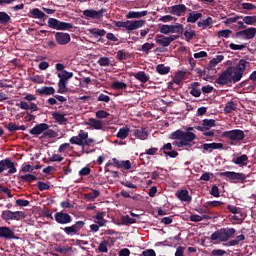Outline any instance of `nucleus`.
<instances>
[{
	"label": "nucleus",
	"mask_w": 256,
	"mask_h": 256,
	"mask_svg": "<svg viewBox=\"0 0 256 256\" xmlns=\"http://www.w3.org/2000/svg\"><path fill=\"white\" fill-rule=\"evenodd\" d=\"M169 13L171 15H176L177 17H183L187 13V6L185 4H177L169 8Z\"/></svg>",
	"instance_id": "obj_13"
},
{
	"label": "nucleus",
	"mask_w": 256,
	"mask_h": 256,
	"mask_svg": "<svg viewBox=\"0 0 256 256\" xmlns=\"http://www.w3.org/2000/svg\"><path fill=\"white\" fill-rule=\"evenodd\" d=\"M57 77L59 78V81H62L63 83H69V79H73V72L63 70V72L57 74Z\"/></svg>",
	"instance_id": "obj_26"
},
{
	"label": "nucleus",
	"mask_w": 256,
	"mask_h": 256,
	"mask_svg": "<svg viewBox=\"0 0 256 256\" xmlns=\"http://www.w3.org/2000/svg\"><path fill=\"white\" fill-rule=\"evenodd\" d=\"M33 181H37V176L33 174L18 176V183H20V185H23V183H33Z\"/></svg>",
	"instance_id": "obj_22"
},
{
	"label": "nucleus",
	"mask_w": 256,
	"mask_h": 256,
	"mask_svg": "<svg viewBox=\"0 0 256 256\" xmlns=\"http://www.w3.org/2000/svg\"><path fill=\"white\" fill-rule=\"evenodd\" d=\"M199 87H201V83L199 82L191 84L190 95H192V97H201V89H199Z\"/></svg>",
	"instance_id": "obj_29"
},
{
	"label": "nucleus",
	"mask_w": 256,
	"mask_h": 256,
	"mask_svg": "<svg viewBox=\"0 0 256 256\" xmlns=\"http://www.w3.org/2000/svg\"><path fill=\"white\" fill-rule=\"evenodd\" d=\"M156 71L159 75H167L171 71V67L165 66V64H159L156 66Z\"/></svg>",
	"instance_id": "obj_39"
},
{
	"label": "nucleus",
	"mask_w": 256,
	"mask_h": 256,
	"mask_svg": "<svg viewBox=\"0 0 256 256\" xmlns=\"http://www.w3.org/2000/svg\"><path fill=\"white\" fill-rule=\"evenodd\" d=\"M221 136L223 139H229L230 145H235V143L243 141L246 137L245 132L240 129L224 131Z\"/></svg>",
	"instance_id": "obj_5"
},
{
	"label": "nucleus",
	"mask_w": 256,
	"mask_h": 256,
	"mask_svg": "<svg viewBox=\"0 0 256 256\" xmlns=\"http://www.w3.org/2000/svg\"><path fill=\"white\" fill-rule=\"evenodd\" d=\"M49 129V124L47 123H40L34 126L32 129L29 130L30 135H34V137H38L41 133H45Z\"/></svg>",
	"instance_id": "obj_16"
},
{
	"label": "nucleus",
	"mask_w": 256,
	"mask_h": 256,
	"mask_svg": "<svg viewBox=\"0 0 256 256\" xmlns=\"http://www.w3.org/2000/svg\"><path fill=\"white\" fill-rule=\"evenodd\" d=\"M57 93H67V82L58 81V91Z\"/></svg>",
	"instance_id": "obj_54"
},
{
	"label": "nucleus",
	"mask_w": 256,
	"mask_h": 256,
	"mask_svg": "<svg viewBox=\"0 0 256 256\" xmlns=\"http://www.w3.org/2000/svg\"><path fill=\"white\" fill-rule=\"evenodd\" d=\"M112 88L116 89V91H119L120 89H127V84L125 82L115 81L112 83Z\"/></svg>",
	"instance_id": "obj_50"
},
{
	"label": "nucleus",
	"mask_w": 256,
	"mask_h": 256,
	"mask_svg": "<svg viewBox=\"0 0 256 256\" xmlns=\"http://www.w3.org/2000/svg\"><path fill=\"white\" fill-rule=\"evenodd\" d=\"M99 195H101L99 190H92L90 193L84 194V199L87 201H94L99 197Z\"/></svg>",
	"instance_id": "obj_37"
},
{
	"label": "nucleus",
	"mask_w": 256,
	"mask_h": 256,
	"mask_svg": "<svg viewBox=\"0 0 256 256\" xmlns=\"http://www.w3.org/2000/svg\"><path fill=\"white\" fill-rule=\"evenodd\" d=\"M121 223L122 225H133V223H137V219L125 215L121 217Z\"/></svg>",
	"instance_id": "obj_44"
},
{
	"label": "nucleus",
	"mask_w": 256,
	"mask_h": 256,
	"mask_svg": "<svg viewBox=\"0 0 256 256\" xmlns=\"http://www.w3.org/2000/svg\"><path fill=\"white\" fill-rule=\"evenodd\" d=\"M222 205H225V202H221V201H208L206 202L203 207H205V209H207V207H221Z\"/></svg>",
	"instance_id": "obj_48"
},
{
	"label": "nucleus",
	"mask_w": 256,
	"mask_h": 256,
	"mask_svg": "<svg viewBox=\"0 0 256 256\" xmlns=\"http://www.w3.org/2000/svg\"><path fill=\"white\" fill-rule=\"evenodd\" d=\"M155 41L158 45H161L162 47H169V45H171V43L169 42V37L163 34L156 35Z\"/></svg>",
	"instance_id": "obj_25"
},
{
	"label": "nucleus",
	"mask_w": 256,
	"mask_h": 256,
	"mask_svg": "<svg viewBox=\"0 0 256 256\" xmlns=\"http://www.w3.org/2000/svg\"><path fill=\"white\" fill-rule=\"evenodd\" d=\"M237 230L235 228H221L220 230L215 231L211 234V241H220L221 243H225V241H229L231 237H234Z\"/></svg>",
	"instance_id": "obj_3"
},
{
	"label": "nucleus",
	"mask_w": 256,
	"mask_h": 256,
	"mask_svg": "<svg viewBox=\"0 0 256 256\" xmlns=\"http://www.w3.org/2000/svg\"><path fill=\"white\" fill-rule=\"evenodd\" d=\"M215 119H204L199 126H195L194 129L197 131H209L212 127H216Z\"/></svg>",
	"instance_id": "obj_12"
},
{
	"label": "nucleus",
	"mask_w": 256,
	"mask_h": 256,
	"mask_svg": "<svg viewBox=\"0 0 256 256\" xmlns=\"http://www.w3.org/2000/svg\"><path fill=\"white\" fill-rule=\"evenodd\" d=\"M148 13L149 12L147 10L140 12L130 11L127 13L126 19H141V17H147Z\"/></svg>",
	"instance_id": "obj_24"
},
{
	"label": "nucleus",
	"mask_w": 256,
	"mask_h": 256,
	"mask_svg": "<svg viewBox=\"0 0 256 256\" xmlns=\"http://www.w3.org/2000/svg\"><path fill=\"white\" fill-rule=\"evenodd\" d=\"M183 79H185V72L183 71L178 72L174 77L175 83H180L183 81Z\"/></svg>",
	"instance_id": "obj_64"
},
{
	"label": "nucleus",
	"mask_w": 256,
	"mask_h": 256,
	"mask_svg": "<svg viewBox=\"0 0 256 256\" xmlns=\"http://www.w3.org/2000/svg\"><path fill=\"white\" fill-rule=\"evenodd\" d=\"M97 119H107V117H109V112L105 111V110H98L95 113Z\"/></svg>",
	"instance_id": "obj_55"
},
{
	"label": "nucleus",
	"mask_w": 256,
	"mask_h": 256,
	"mask_svg": "<svg viewBox=\"0 0 256 256\" xmlns=\"http://www.w3.org/2000/svg\"><path fill=\"white\" fill-rule=\"evenodd\" d=\"M6 129H8L10 133H14V131H19V126L13 122H9Z\"/></svg>",
	"instance_id": "obj_59"
},
{
	"label": "nucleus",
	"mask_w": 256,
	"mask_h": 256,
	"mask_svg": "<svg viewBox=\"0 0 256 256\" xmlns=\"http://www.w3.org/2000/svg\"><path fill=\"white\" fill-rule=\"evenodd\" d=\"M36 187L39 191H49L51 189V186L43 181H38Z\"/></svg>",
	"instance_id": "obj_49"
},
{
	"label": "nucleus",
	"mask_w": 256,
	"mask_h": 256,
	"mask_svg": "<svg viewBox=\"0 0 256 256\" xmlns=\"http://www.w3.org/2000/svg\"><path fill=\"white\" fill-rule=\"evenodd\" d=\"M30 17H32V19H47V15L39 8L32 9Z\"/></svg>",
	"instance_id": "obj_28"
},
{
	"label": "nucleus",
	"mask_w": 256,
	"mask_h": 256,
	"mask_svg": "<svg viewBox=\"0 0 256 256\" xmlns=\"http://www.w3.org/2000/svg\"><path fill=\"white\" fill-rule=\"evenodd\" d=\"M134 137L136 139H140L141 141H146L149 137V132H147V128H141L134 130Z\"/></svg>",
	"instance_id": "obj_23"
},
{
	"label": "nucleus",
	"mask_w": 256,
	"mask_h": 256,
	"mask_svg": "<svg viewBox=\"0 0 256 256\" xmlns=\"http://www.w3.org/2000/svg\"><path fill=\"white\" fill-rule=\"evenodd\" d=\"M55 40L58 45H68V43H71V35L65 32H56Z\"/></svg>",
	"instance_id": "obj_14"
},
{
	"label": "nucleus",
	"mask_w": 256,
	"mask_h": 256,
	"mask_svg": "<svg viewBox=\"0 0 256 256\" xmlns=\"http://www.w3.org/2000/svg\"><path fill=\"white\" fill-rule=\"evenodd\" d=\"M233 33V31L226 29V30H220L217 32V37L221 38L223 37L224 39H229V37H231V34Z\"/></svg>",
	"instance_id": "obj_47"
},
{
	"label": "nucleus",
	"mask_w": 256,
	"mask_h": 256,
	"mask_svg": "<svg viewBox=\"0 0 256 256\" xmlns=\"http://www.w3.org/2000/svg\"><path fill=\"white\" fill-rule=\"evenodd\" d=\"M98 65H100V67H109L111 60L108 57H101L98 59Z\"/></svg>",
	"instance_id": "obj_52"
},
{
	"label": "nucleus",
	"mask_w": 256,
	"mask_h": 256,
	"mask_svg": "<svg viewBox=\"0 0 256 256\" xmlns=\"http://www.w3.org/2000/svg\"><path fill=\"white\" fill-rule=\"evenodd\" d=\"M104 13H107V9L102 8L100 10L86 9L83 11L85 19H101Z\"/></svg>",
	"instance_id": "obj_9"
},
{
	"label": "nucleus",
	"mask_w": 256,
	"mask_h": 256,
	"mask_svg": "<svg viewBox=\"0 0 256 256\" xmlns=\"http://www.w3.org/2000/svg\"><path fill=\"white\" fill-rule=\"evenodd\" d=\"M61 21H59L57 18H49L48 19V27L50 29H56V31H59Z\"/></svg>",
	"instance_id": "obj_38"
},
{
	"label": "nucleus",
	"mask_w": 256,
	"mask_h": 256,
	"mask_svg": "<svg viewBox=\"0 0 256 256\" xmlns=\"http://www.w3.org/2000/svg\"><path fill=\"white\" fill-rule=\"evenodd\" d=\"M203 17L201 12H191L187 17V23H197Z\"/></svg>",
	"instance_id": "obj_33"
},
{
	"label": "nucleus",
	"mask_w": 256,
	"mask_h": 256,
	"mask_svg": "<svg viewBox=\"0 0 256 256\" xmlns=\"http://www.w3.org/2000/svg\"><path fill=\"white\" fill-rule=\"evenodd\" d=\"M201 149H203V151H207L208 153H212L213 150L223 149V143H205L201 146Z\"/></svg>",
	"instance_id": "obj_19"
},
{
	"label": "nucleus",
	"mask_w": 256,
	"mask_h": 256,
	"mask_svg": "<svg viewBox=\"0 0 256 256\" xmlns=\"http://www.w3.org/2000/svg\"><path fill=\"white\" fill-rule=\"evenodd\" d=\"M232 163H234L235 165H239V167H247V163H249V156H247L246 154H242L236 159H233Z\"/></svg>",
	"instance_id": "obj_21"
},
{
	"label": "nucleus",
	"mask_w": 256,
	"mask_h": 256,
	"mask_svg": "<svg viewBox=\"0 0 256 256\" xmlns=\"http://www.w3.org/2000/svg\"><path fill=\"white\" fill-rule=\"evenodd\" d=\"M118 61L127 60V52L125 50H119L116 55Z\"/></svg>",
	"instance_id": "obj_60"
},
{
	"label": "nucleus",
	"mask_w": 256,
	"mask_h": 256,
	"mask_svg": "<svg viewBox=\"0 0 256 256\" xmlns=\"http://www.w3.org/2000/svg\"><path fill=\"white\" fill-rule=\"evenodd\" d=\"M74 27L75 26L72 23L60 21V26L58 28V31H71V29H74Z\"/></svg>",
	"instance_id": "obj_46"
},
{
	"label": "nucleus",
	"mask_w": 256,
	"mask_h": 256,
	"mask_svg": "<svg viewBox=\"0 0 256 256\" xmlns=\"http://www.w3.org/2000/svg\"><path fill=\"white\" fill-rule=\"evenodd\" d=\"M0 239H17V236H15V232L11 230V228L7 226H1L0 227Z\"/></svg>",
	"instance_id": "obj_15"
},
{
	"label": "nucleus",
	"mask_w": 256,
	"mask_h": 256,
	"mask_svg": "<svg viewBox=\"0 0 256 256\" xmlns=\"http://www.w3.org/2000/svg\"><path fill=\"white\" fill-rule=\"evenodd\" d=\"M183 31L182 24L170 25V33H180Z\"/></svg>",
	"instance_id": "obj_56"
},
{
	"label": "nucleus",
	"mask_w": 256,
	"mask_h": 256,
	"mask_svg": "<svg viewBox=\"0 0 256 256\" xmlns=\"http://www.w3.org/2000/svg\"><path fill=\"white\" fill-rule=\"evenodd\" d=\"M14 212L11 210H4L2 211V215L1 218L3 219V221H14Z\"/></svg>",
	"instance_id": "obj_42"
},
{
	"label": "nucleus",
	"mask_w": 256,
	"mask_h": 256,
	"mask_svg": "<svg viewBox=\"0 0 256 256\" xmlns=\"http://www.w3.org/2000/svg\"><path fill=\"white\" fill-rule=\"evenodd\" d=\"M220 177H226V179H229L233 183H245L247 180V176L244 173L233 171L221 172Z\"/></svg>",
	"instance_id": "obj_6"
},
{
	"label": "nucleus",
	"mask_w": 256,
	"mask_h": 256,
	"mask_svg": "<svg viewBox=\"0 0 256 256\" xmlns=\"http://www.w3.org/2000/svg\"><path fill=\"white\" fill-rule=\"evenodd\" d=\"M6 169H8V175H13L17 171L15 162L10 160V158H5L0 161V174L3 173V171H6Z\"/></svg>",
	"instance_id": "obj_8"
},
{
	"label": "nucleus",
	"mask_w": 256,
	"mask_h": 256,
	"mask_svg": "<svg viewBox=\"0 0 256 256\" xmlns=\"http://www.w3.org/2000/svg\"><path fill=\"white\" fill-rule=\"evenodd\" d=\"M89 34L90 35H93L94 37H105V35H107V31L105 30H101L99 28H92V29H89Z\"/></svg>",
	"instance_id": "obj_35"
},
{
	"label": "nucleus",
	"mask_w": 256,
	"mask_h": 256,
	"mask_svg": "<svg viewBox=\"0 0 256 256\" xmlns=\"http://www.w3.org/2000/svg\"><path fill=\"white\" fill-rule=\"evenodd\" d=\"M83 227H85V222L77 221L72 226L65 227L64 233H66V235H77V233H79V231H81Z\"/></svg>",
	"instance_id": "obj_11"
},
{
	"label": "nucleus",
	"mask_w": 256,
	"mask_h": 256,
	"mask_svg": "<svg viewBox=\"0 0 256 256\" xmlns=\"http://www.w3.org/2000/svg\"><path fill=\"white\" fill-rule=\"evenodd\" d=\"M255 35H256V28H247L244 30H241L239 32H236L234 37H236V39H243L244 41H249L251 39H255Z\"/></svg>",
	"instance_id": "obj_7"
},
{
	"label": "nucleus",
	"mask_w": 256,
	"mask_h": 256,
	"mask_svg": "<svg viewBox=\"0 0 256 256\" xmlns=\"http://www.w3.org/2000/svg\"><path fill=\"white\" fill-rule=\"evenodd\" d=\"M52 117L54 121L59 125H65V123H67V118H65V114H61L59 112H53Z\"/></svg>",
	"instance_id": "obj_30"
},
{
	"label": "nucleus",
	"mask_w": 256,
	"mask_h": 256,
	"mask_svg": "<svg viewBox=\"0 0 256 256\" xmlns=\"http://www.w3.org/2000/svg\"><path fill=\"white\" fill-rule=\"evenodd\" d=\"M56 223L59 225H69L73 221V217L69 215V213H65L63 211L56 212L54 215Z\"/></svg>",
	"instance_id": "obj_10"
},
{
	"label": "nucleus",
	"mask_w": 256,
	"mask_h": 256,
	"mask_svg": "<svg viewBox=\"0 0 256 256\" xmlns=\"http://www.w3.org/2000/svg\"><path fill=\"white\" fill-rule=\"evenodd\" d=\"M36 93L38 95H55V88L53 87H48V86H43L39 89L36 90Z\"/></svg>",
	"instance_id": "obj_27"
},
{
	"label": "nucleus",
	"mask_w": 256,
	"mask_h": 256,
	"mask_svg": "<svg viewBox=\"0 0 256 256\" xmlns=\"http://www.w3.org/2000/svg\"><path fill=\"white\" fill-rule=\"evenodd\" d=\"M131 129L129 127H122L119 129L118 133L116 134V137L118 139H127L129 137Z\"/></svg>",
	"instance_id": "obj_34"
},
{
	"label": "nucleus",
	"mask_w": 256,
	"mask_h": 256,
	"mask_svg": "<svg viewBox=\"0 0 256 256\" xmlns=\"http://www.w3.org/2000/svg\"><path fill=\"white\" fill-rule=\"evenodd\" d=\"M197 36V33H195V31L191 30H186L184 32V37H185V40L189 43L192 41L193 37H196Z\"/></svg>",
	"instance_id": "obj_53"
},
{
	"label": "nucleus",
	"mask_w": 256,
	"mask_h": 256,
	"mask_svg": "<svg viewBox=\"0 0 256 256\" xmlns=\"http://www.w3.org/2000/svg\"><path fill=\"white\" fill-rule=\"evenodd\" d=\"M159 21H162V23H169L170 21H177V18L171 15H166V16L160 17Z\"/></svg>",
	"instance_id": "obj_61"
},
{
	"label": "nucleus",
	"mask_w": 256,
	"mask_h": 256,
	"mask_svg": "<svg viewBox=\"0 0 256 256\" xmlns=\"http://www.w3.org/2000/svg\"><path fill=\"white\" fill-rule=\"evenodd\" d=\"M247 65H249V62L245 59H241L237 65L226 68V70L222 71L215 80L216 85L225 87V85L239 83V81L243 79Z\"/></svg>",
	"instance_id": "obj_1"
},
{
	"label": "nucleus",
	"mask_w": 256,
	"mask_h": 256,
	"mask_svg": "<svg viewBox=\"0 0 256 256\" xmlns=\"http://www.w3.org/2000/svg\"><path fill=\"white\" fill-rule=\"evenodd\" d=\"M243 21L246 25H255L256 23V16H245Z\"/></svg>",
	"instance_id": "obj_57"
},
{
	"label": "nucleus",
	"mask_w": 256,
	"mask_h": 256,
	"mask_svg": "<svg viewBox=\"0 0 256 256\" xmlns=\"http://www.w3.org/2000/svg\"><path fill=\"white\" fill-rule=\"evenodd\" d=\"M145 23H147L146 20L140 19V20H126L123 21H114L115 27H122L123 29H126V31H136V29H141V27H145Z\"/></svg>",
	"instance_id": "obj_4"
},
{
	"label": "nucleus",
	"mask_w": 256,
	"mask_h": 256,
	"mask_svg": "<svg viewBox=\"0 0 256 256\" xmlns=\"http://www.w3.org/2000/svg\"><path fill=\"white\" fill-rule=\"evenodd\" d=\"M194 127H188L187 131L176 130L171 133V139H174L179 142H174L173 145L175 147H186L187 149H191L193 145H195V139H197V135L191 131H193Z\"/></svg>",
	"instance_id": "obj_2"
},
{
	"label": "nucleus",
	"mask_w": 256,
	"mask_h": 256,
	"mask_svg": "<svg viewBox=\"0 0 256 256\" xmlns=\"http://www.w3.org/2000/svg\"><path fill=\"white\" fill-rule=\"evenodd\" d=\"M227 255V251L221 249H214L211 251L210 256H223Z\"/></svg>",
	"instance_id": "obj_62"
},
{
	"label": "nucleus",
	"mask_w": 256,
	"mask_h": 256,
	"mask_svg": "<svg viewBox=\"0 0 256 256\" xmlns=\"http://www.w3.org/2000/svg\"><path fill=\"white\" fill-rule=\"evenodd\" d=\"M86 125L88 127H92V129H95L96 131L103 129V122L95 118H89L88 122H86Z\"/></svg>",
	"instance_id": "obj_20"
},
{
	"label": "nucleus",
	"mask_w": 256,
	"mask_h": 256,
	"mask_svg": "<svg viewBox=\"0 0 256 256\" xmlns=\"http://www.w3.org/2000/svg\"><path fill=\"white\" fill-rule=\"evenodd\" d=\"M11 23V16L7 12H0V25H7Z\"/></svg>",
	"instance_id": "obj_40"
},
{
	"label": "nucleus",
	"mask_w": 256,
	"mask_h": 256,
	"mask_svg": "<svg viewBox=\"0 0 256 256\" xmlns=\"http://www.w3.org/2000/svg\"><path fill=\"white\" fill-rule=\"evenodd\" d=\"M105 215H107V213L97 212L94 216V219H97L96 223L99 225V227H105V223H107V220H105Z\"/></svg>",
	"instance_id": "obj_31"
},
{
	"label": "nucleus",
	"mask_w": 256,
	"mask_h": 256,
	"mask_svg": "<svg viewBox=\"0 0 256 256\" xmlns=\"http://www.w3.org/2000/svg\"><path fill=\"white\" fill-rule=\"evenodd\" d=\"M84 135H86V138L83 139L82 149H85V147H91V145L95 143V140L93 138H89V132L84 131Z\"/></svg>",
	"instance_id": "obj_45"
},
{
	"label": "nucleus",
	"mask_w": 256,
	"mask_h": 256,
	"mask_svg": "<svg viewBox=\"0 0 256 256\" xmlns=\"http://www.w3.org/2000/svg\"><path fill=\"white\" fill-rule=\"evenodd\" d=\"M117 167V169H121V161L117 158H112V160L108 161L105 165V171H107L108 167Z\"/></svg>",
	"instance_id": "obj_43"
},
{
	"label": "nucleus",
	"mask_w": 256,
	"mask_h": 256,
	"mask_svg": "<svg viewBox=\"0 0 256 256\" xmlns=\"http://www.w3.org/2000/svg\"><path fill=\"white\" fill-rule=\"evenodd\" d=\"M14 221H21V219H25V212L23 211H15L13 214Z\"/></svg>",
	"instance_id": "obj_58"
},
{
	"label": "nucleus",
	"mask_w": 256,
	"mask_h": 256,
	"mask_svg": "<svg viewBox=\"0 0 256 256\" xmlns=\"http://www.w3.org/2000/svg\"><path fill=\"white\" fill-rule=\"evenodd\" d=\"M197 25L201 29H207V27H211V25H213V18L208 17L205 20L199 21Z\"/></svg>",
	"instance_id": "obj_36"
},
{
	"label": "nucleus",
	"mask_w": 256,
	"mask_h": 256,
	"mask_svg": "<svg viewBox=\"0 0 256 256\" xmlns=\"http://www.w3.org/2000/svg\"><path fill=\"white\" fill-rule=\"evenodd\" d=\"M135 79H137V81H140V83H147V81H149L150 77L149 75H147V73H145V71H139L137 73L134 74Z\"/></svg>",
	"instance_id": "obj_32"
},
{
	"label": "nucleus",
	"mask_w": 256,
	"mask_h": 256,
	"mask_svg": "<svg viewBox=\"0 0 256 256\" xmlns=\"http://www.w3.org/2000/svg\"><path fill=\"white\" fill-rule=\"evenodd\" d=\"M107 245H109V241L103 240L102 242H100L98 246V251L100 253H107V251H109V249L107 248Z\"/></svg>",
	"instance_id": "obj_51"
},
{
	"label": "nucleus",
	"mask_w": 256,
	"mask_h": 256,
	"mask_svg": "<svg viewBox=\"0 0 256 256\" xmlns=\"http://www.w3.org/2000/svg\"><path fill=\"white\" fill-rule=\"evenodd\" d=\"M176 197L180 201H184L185 203H191V201H193V197H191V195H189V191L187 189H183V190L176 192Z\"/></svg>",
	"instance_id": "obj_18"
},
{
	"label": "nucleus",
	"mask_w": 256,
	"mask_h": 256,
	"mask_svg": "<svg viewBox=\"0 0 256 256\" xmlns=\"http://www.w3.org/2000/svg\"><path fill=\"white\" fill-rule=\"evenodd\" d=\"M63 159L64 158L61 156V154H54L49 158V161H51L52 163H55V162L61 163Z\"/></svg>",
	"instance_id": "obj_63"
},
{
	"label": "nucleus",
	"mask_w": 256,
	"mask_h": 256,
	"mask_svg": "<svg viewBox=\"0 0 256 256\" xmlns=\"http://www.w3.org/2000/svg\"><path fill=\"white\" fill-rule=\"evenodd\" d=\"M236 110H237V104L232 100L228 101L224 107V111L226 113H233V111H236Z\"/></svg>",
	"instance_id": "obj_41"
},
{
	"label": "nucleus",
	"mask_w": 256,
	"mask_h": 256,
	"mask_svg": "<svg viewBox=\"0 0 256 256\" xmlns=\"http://www.w3.org/2000/svg\"><path fill=\"white\" fill-rule=\"evenodd\" d=\"M83 139H87V135L85 134V130H80L78 136L71 137L69 142L71 145H78L79 147H83Z\"/></svg>",
	"instance_id": "obj_17"
}]
</instances>
